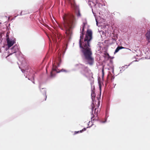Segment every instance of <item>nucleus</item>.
<instances>
[{"label": "nucleus", "instance_id": "nucleus-1", "mask_svg": "<svg viewBox=\"0 0 150 150\" xmlns=\"http://www.w3.org/2000/svg\"><path fill=\"white\" fill-rule=\"evenodd\" d=\"M86 23H83L81 27L79 47L82 57L87 61L88 64L92 65L94 62V59L92 56V53L90 45V42L92 38V31L91 30H87L83 41L81 42L84 35V30Z\"/></svg>", "mask_w": 150, "mask_h": 150}, {"label": "nucleus", "instance_id": "nucleus-2", "mask_svg": "<svg viewBox=\"0 0 150 150\" xmlns=\"http://www.w3.org/2000/svg\"><path fill=\"white\" fill-rule=\"evenodd\" d=\"M63 18L64 21L63 25L65 34L67 38L70 39L73 35L72 28L74 27L75 23L74 17L71 14L65 15Z\"/></svg>", "mask_w": 150, "mask_h": 150}, {"label": "nucleus", "instance_id": "nucleus-3", "mask_svg": "<svg viewBox=\"0 0 150 150\" xmlns=\"http://www.w3.org/2000/svg\"><path fill=\"white\" fill-rule=\"evenodd\" d=\"M93 81L91 83V98L92 99V104L91 105L92 107V111L91 112V119L92 120L94 117L93 114V110L94 109V114L97 115L98 112V108L100 105V101H99L98 98L96 97V95L95 93L94 89L95 86L93 85Z\"/></svg>", "mask_w": 150, "mask_h": 150}, {"label": "nucleus", "instance_id": "nucleus-4", "mask_svg": "<svg viewBox=\"0 0 150 150\" xmlns=\"http://www.w3.org/2000/svg\"><path fill=\"white\" fill-rule=\"evenodd\" d=\"M58 62H57V66H56L54 64H53L52 68V71L51 72L50 76L51 77H54L55 76V72L56 73H58L60 72H67V71L65 69H62L60 71L58 69V67L60 66V64L61 63V60L59 58L58 59Z\"/></svg>", "mask_w": 150, "mask_h": 150}, {"label": "nucleus", "instance_id": "nucleus-5", "mask_svg": "<svg viewBox=\"0 0 150 150\" xmlns=\"http://www.w3.org/2000/svg\"><path fill=\"white\" fill-rule=\"evenodd\" d=\"M22 72L24 74V76H25L26 78H27L28 80H31L32 81L33 83H35L34 80V71L30 69L24 70V69H21Z\"/></svg>", "mask_w": 150, "mask_h": 150}, {"label": "nucleus", "instance_id": "nucleus-6", "mask_svg": "<svg viewBox=\"0 0 150 150\" xmlns=\"http://www.w3.org/2000/svg\"><path fill=\"white\" fill-rule=\"evenodd\" d=\"M19 49V47L18 46V45L17 44L15 45L12 47L9 48V49L6 48V51H8V53L9 54V55H8L7 57L13 53H17L18 54L20 55L21 54V52ZM7 57V56L6 57Z\"/></svg>", "mask_w": 150, "mask_h": 150}, {"label": "nucleus", "instance_id": "nucleus-7", "mask_svg": "<svg viewBox=\"0 0 150 150\" xmlns=\"http://www.w3.org/2000/svg\"><path fill=\"white\" fill-rule=\"evenodd\" d=\"M8 32L6 33V40L7 44L8 47L6 48L9 49L16 43L15 41L14 40H12L9 39Z\"/></svg>", "mask_w": 150, "mask_h": 150}, {"label": "nucleus", "instance_id": "nucleus-8", "mask_svg": "<svg viewBox=\"0 0 150 150\" xmlns=\"http://www.w3.org/2000/svg\"><path fill=\"white\" fill-rule=\"evenodd\" d=\"M72 7L75 10V13L76 14L77 17H79L81 16V14L80 13L79 7L77 6L75 3L74 1L73 2H71Z\"/></svg>", "mask_w": 150, "mask_h": 150}, {"label": "nucleus", "instance_id": "nucleus-9", "mask_svg": "<svg viewBox=\"0 0 150 150\" xmlns=\"http://www.w3.org/2000/svg\"><path fill=\"white\" fill-rule=\"evenodd\" d=\"M82 70L81 71V73L83 76H87L91 71L90 70L88 69V67H85L83 65V67L81 68Z\"/></svg>", "mask_w": 150, "mask_h": 150}, {"label": "nucleus", "instance_id": "nucleus-10", "mask_svg": "<svg viewBox=\"0 0 150 150\" xmlns=\"http://www.w3.org/2000/svg\"><path fill=\"white\" fill-rule=\"evenodd\" d=\"M54 37L52 38V39L54 41H57V38L58 41H60L62 38V36L59 33H57L53 35Z\"/></svg>", "mask_w": 150, "mask_h": 150}, {"label": "nucleus", "instance_id": "nucleus-11", "mask_svg": "<svg viewBox=\"0 0 150 150\" xmlns=\"http://www.w3.org/2000/svg\"><path fill=\"white\" fill-rule=\"evenodd\" d=\"M146 40L149 43H150V29L148 30L145 35Z\"/></svg>", "mask_w": 150, "mask_h": 150}, {"label": "nucleus", "instance_id": "nucleus-12", "mask_svg": "<svg viewBox=\"0 0 150 150\" xmlns=\"http://www.w3.org/2000/svg\"><path fill=\"white\" fill-rule=\"evenodd\" d=\"M42 90H40L41 91L42 93L45 96V100L46 99L47 97V96L46 94V89L45 88H42Z\"/></svg>", "mask_w": 150, "mask_h": 150}, {"label": "nucleus", "instance_id": "nucleus-13", "mask_svg": "<svg viewBox=\"0 0 150 150\" xmlns=\"http://www.w3.org/2000/svg\"><path fill=\"white\" fill-rule=\"evenodd\" d=\"M124 48H125L122 47V46H118L115 50V51L114 53V54H115L117 52L120 50Z\"/></svg>", "mask_w": 150, "mask_h": 150}, {"label": "nucleus", "instance_id": "nucleus-14", "mask_svg": "<svg viewBox=\"0 0 150 150\" xmlns=\"http://www.w3.org/2000/svg\"><path fill=\"white\" fill-rule=\"evenodd\" d=\"M83 65L82 64H76L74 66L76 69H78L80 68H81L82 67H83Z\"/></svg>", "mask_w": 150, "mask_h": 150}, {"label": "nucleus", "instance_id": "nucleus-15", "mask_svg": "<svg viewBox=\"0 0 150 150\" xmlns=\"http://www.w3.org/2000/svg\"><path fill=\"white\" fill-rule=\"evenodd\" d=\"M28 13V12L26 10L21 11L20 13V15L22 16V15H25Z\"/></svg>", "mask_w": 150, "mask_h": 150}, {"label": "nucleus", "instance_id": "nucleus-16", "mask_svg": "<svg viewBox=\"0 0 150 150\" xmlns=\"http://www.w3.org/2000/svg\"><path fill=\"white\" fill-rule=\"evenodd\" d=\"M127 67L128 66L126 65H125V66L122 67L121 68V69L120 70V71L121 72V73L122 72V71H124L125 69L127 68Z\"/></svg>", "mask_w": 150, "mask_h": 150}, {"label": "nucleus", "instance_id": "nucleus-17", "mask_svg": "<svg viewBox=\"0 0 150 150\" xmlns=\"http://www.w3.org/2000/svg\"><path fill=\"white\" fill-rule=\"evenodd\" d=\"M90 127H88L86 128H84L82 130H80V133H81L82 132L85 131L86 130V128H90Z\"/></svg>", "mask_w": 150, "mask_h": 150}, {"label": "nucleus", "instance_id": "nucleus-18", "mask_svg": "<svg viewBox=\"0 0 150 150\" xmlns=\"http://www.w3.org/2000/svg\"><path fill=\"white\" fill-rule=\"evenodd\" d=\"M112 40L113 43H115L117 39L115 38H112Z\"/></svg>", "mask_w": 150, "mask_h": 150}, {"label": "nucleus", "instance_id": "nucleus-19", "mask_svg": "<svg viewBox=\"0 0 150 150\" xmlns=\"http://www.w3.org/2000/svg\"><path fill=\"white\" fill-rule=\"evenodd\" d=\"M107 119V118H106L105 121H100V122L102 123H105V122H106Z\"/></svg>", "mask_w": 150, "mask_h": 150}, {"label": "nucleus", "instance_id": "nucleus-20", "mask_svg": "<svg viewBox=\"0 0 150 150\" xmlns=\"http://www.w3.org/2000/svg\"><path fill=\"white\" fill-rule=\"evenodd\" d=\"M58 25L59 27L62 30H64V29L63 28H62L60 25Z\"/></svg>", "mask_w": 150, "mask_h": 150}, {"label": "nucleus", "instance_id": "nucleus-21", "mask_svg": "<svg viewBox=\"0 0 150 150\" xmlns=\"http://www.w3.org/2000/svg\"><path fill=\"white\" fill-rule=\"evenodd\" d=\"M79 132H80V131H75L74 132V134H76Z\"/></svg>", "mask_w": 150, "mask_h": 150}, {"label": "nucleus", "instance_id": "nucleus-22", "mask_svg": "<svg viewBox=\"0 0 150 150\" xmlns=\"http://www.w3.org/2000/svg\"><path fill=\"white\" fill-rule=\"evenodd\" d=\"M111 68L112 69V73H114V67H112Z\"/></svg>", "mask_w": 150, "mask_h": 150}, {"label": "nucleus", "instance_id": "nucleus-23", "mask_svg": "<svg viewBox=\"0 0 150 150\" xmlns=\"http://www.w3.org/2000/svg\"><path fill=\"white\" fill-rule=\"evenodd\" d=\"M102 72H103V74H104V72H103V69H102Z\"/></svg>", "mask_w": 150, "mask_h": 150}, {"label": "nucleus", "instance_id": "nucleus-24", "mask_svg": "<svg viewBox=\"0 0 150 150\" xmlns=\"http://www.w3.org/2000/svg\"><path fill=\"white\" fill-rule=\"evenodd\" d=\"M96 24L97 25V24H98V22L96 20Z\"/></svg>", "mask_w": 150, "mask_h": 150}, {"label": "nucleus", "instance_id": "nucleus-25", "mask_svg": "<svg viewBox=\"0 0 150 150\" xmlns=\"http://www.w3.org/2000/svg\"><path fill=\"white\" fill-rule=\"evenodd\" d=\"M18 15H18L17 16H15V17H17V16H18Z\"/></svg>", "mask_w": 150, "mask_h": 150}, {"label": "nucleus", "instance_id": "nucleus-26", "mask_svg": "<svg viewBox=\"0 0 150 150\" xmlns=\"http://www.w3.org/2000/svg\"><path fill=\"white\" fill-rule=\"evenodd\" d=\"M134 61V62H136V61H137V60H135V61Z\"/></svg>", "mask_w": 150, "mask_h": 150}, {"label": "nucleus", "instance_id": "nucleus-27", "mask_svg": "<svg viewBox=\"0 0 150 150\" xmlns=\"http://www.w3.org/2000/svg\"><path fill=\"white\" fill-rule=\"evenodd\" d=\"M99 87H100V85H99Z\"/></svg>", "mask_w": 150, "mask_h": 150}]
</instances>
